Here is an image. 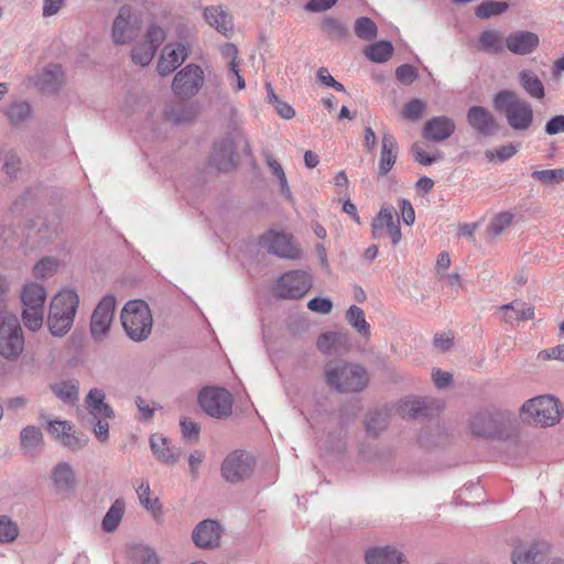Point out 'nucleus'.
<instances>
[{"mask_svg": "<svg viewBox=\"0 0 564 564\" xmlns=\"http://www.w3.org/2000/svg\"><path fill=\"white\" fill-rule=\"evenodd\" d=\"M73 425L68 421L64 420H53L47 423L48 433L56 438L58 442L65 437V435L72 431Z\"/></svg>", "mask_w": 564, "mask_h": 564, "instance_id": "obj_52", "label": "nucleus"}, {"mask_svg": "<svg viewBox=\"0 0 564 564\" xmlns=\"http://www.w3.org/2000/svg\"><path fill=\"white\" fill-rule=\"evenodd\" d=\"M3 113L12 127H21L31 117V106L29 102L18 100L4 108Z\"/></svg>", "mask_w": 564, "mask_h": 564, "instance_id": "obj_35", "label": "nucleus"}, {"mask_svg": "<svg viewBox=\"0 0 564 564\" xmlns=\"http://www.w3.org/2000/svg\"><path fill=\"white\" fill-rule=\"evenodd\" d=\"M124 510L126 503L123 499H116L101 521V529L108 533L113 532L119 527L124 514Z\"/></svg>", "mask_w": 564, "mask_h": 564, "instance_id": "obj_37", "label": "nucleus"}, {"mask_svg": "<svg viewBox=\"0 0 564 564\" xmlns=\"http://www.w3.org/2000/svg\"><path fill=\"white\" fill-rule=\"evenodd\" d=\"M23 349L24 337L17 315H0V355L6 359H15Z\"/></svg>", "mask_w": 564, "mask_h": 564, "instance_id": "obj_7", "label": "nucleus"}, {"mask_svg": "<svg viewBox=\"0 0 564 564\" xmlns=\"http://www.w3.org/2000/svg\"><path fill=\"white\" fill-rule=\"evenodd\" d=\"M20 442L22 449L30 454H36L43 445L42 431L34 425H28L20 433Z\"/></svg>", "mask_w": 564, "mask_h": 564, "instance_id": "obj_31", "label": "nucleus"}, {"mask_svg": "<svg viewBox=\"0 0 564 564\" xmlns=\"http://www.w3.org/2000/svg\"><path fill=\"white\" fill-rule=\"evenodd\" d=\"M46 292L43 285L34 282L25 284L21 292L23 307H44Z\"/></svg>", "mask_w": 564, "mask_h": 564, "instance_id": "obj_33", "label": "nucleus"}, {"mask_svg": "<svg viewBox=\"0 0 564 564\" xmlns=\"http://www.w3.org/2000/svg\"><path fill=\"white\" fill-rule=\"evenodd\" d=\"M151 488L148 481H142L137 488V495L140 505L148 510L155 521H160L162 517V505L159 498H150Z\"/></svg>", "mask_w": 564, "mask_h": 564, "instance_id": "obj_36", "label": "nucleus"}, {"mask_svg": "<svg viewBox=\"0 0 564 564\" xmlns=\"http://www.w3.org/2000/svg\"><path fill=\"white\" fill-rule=\"evenodd\" d=\"M312 286L311 275L302 270L284 273L276 281L274 293L281 299H301Z\"/></svg>", "mask_w": 564, "mask_h": 564, "instance_id": "obj_10", "label": "nucleus"}, {"mask_svg": "<svg viewBox=\"0 0 564 564\" xmlns=\"http://www.w3.org/2000/svg\"><path fill=\"white\" fill-rule=\"evenodd\" d=\"M198 402L203 411L212 417L223 419L231 414L232 397L224 388H204L198 394Z\"/></svg>", "mask_w": 564, "mask_h": 564, "instance_id": "obj_9", "label": "nucleus"}, {"mask_svg": "<svg viewBox=\"0 0 564 564\" xmlns=\"http://www.w3.org/2000/svg\"><path fill=\"white\" fill-rule=\"evenodd\" d=\"M389 424V415L384 410H375L368 413L366 417V431L372 436L379 435L387 429Z\"/></svg>", "mask_w": 564, "mask_h": 564, "instance_id": "obj_40", "label": "nucleus"}, {"mask_svg": "<svg viewBox=\"0 0 564 564\" xmlns=\"http://www.w3.org/2000/svg\"><path fill=\"white\" fill-rule=\"evenodd\" d=\"M522 414L530 423L539 426H553L560 422L562 417V409L552 395H539L523 403L521 408Z\"/></svg>", "mask_w": 564, "mask_h": 564, "instance_id": "obj_6", "label": "nucleus"}, {"mask_svg": "<svg viewBox=\"0 0 564 564\" xmlns=\"http://www.w3.org/2000/svg\"><path fill=\"white\" fill-rule=\"evenodd\" d=\"M253 463V457L250 454L234 452L224 459L221 474L227 481H240L251 475Z\"/></svg>", "mask_w": 564, "mask_h": 564, "instance_id": "obj_15", "label": "nucleus"}, {"mask_svg": "<svg viewBox=\"0 0 564 564\" xmlns=\"http://www.w3.org/2000/svg\"><path fill=\"white\" fill-rule=\"evenodd\" d=\"M116 310V299L113 295L104 296L90 318V335L95 341H102L109 334Z\"/></svg>", "mask_w": 564, "mask_h": 564, "instance_id": "obj_11", "label": "nucleus"}, {"mask_svg": "<svg viewBox=\"0 0 564 564\" xmlns=\"http://www.w3.org/2000/svg\"><path fill=\"white\" fill-rule=\"evenodd\" d=\"M545 545L532 543L530 546L519 545L513 549L511 560L513 564H535L542 560Z\"/></svg>", "mask_w": 564, "mask_h": 564, "instance_id": "obj_29", "label": "nucleus"}, {"mask_svg": "<svg viewBox=\"0 0 564 564\" xmlns=\"http://www.w3.org/2000/svg\"><path fill=\"white\" fill-rule=\"evenodd\" d=\"M395 77L400 83L410 85L416 79L417 70L410 64H403L395 69Z\"/></svg>", "mask_w": 564, "mask_h": 564, "instance_id": "obj_57", "label": "nucleus"}, {"mask_svg": "<svg viewBox=\"0 0 564 564\" xmlns=\"http://www.w3.org/2000/svg\"><path fill=\"white\" fill-rule=\"evenodd\" d=\"M228 80L234 85V88L238 91L245 89L246 82L239 74V64L228 63Z\"/></svg>", "mask_w": 564, "mask_h": 564, "instance_id": "obj_62", "label": "nucleus"}, {"mask_svg": "<svg viewBox=\"0 0 564 564\" xmlns=\"http://www.w3.org/2000/svg\"><path fill=\"white\" fill-rule=\"evenodd\" d=\"M394 208L383 205L378 215L372 219L371 234L375 239L390 237L393 246H397L402 238L400 221L394 217Z\"/></svg>", "mask_w": 564, "mask_h": 564, "instance_id": "obj_14", "label": "nucleus"}, {"mask_svg": "<svg viewBox=\"0 0 564 564\" xmlns=\"http://www.w3.org/2000/svg\"><path fill=\"white\" fill-rule=\"evenodd\" d=\"M204 18L210 26L225 36H229L232 31V19L220 6L205 8Z\"/></svg>", "mask_w": 564, "mask_h": 564, "instance_id": "obj_27", "label": "nucleus"}, {"mask_svg": "<svg viewBox=\"0 0 564 564\" xmlns=\"http://www.w3.org/2000/svg\"><path fill=\"white\" fill-rule=\"evenodd\" d=\"M425 108V102L415 98L404 105L402 116L408 120L415 121L422 117Z\"/></svg>", "mask_w": 564, "mask_h": 564, "instance_id": "obj_51", "label": "nucleus"}, {"mask_svg": "<svg viewBox=\"0 0 564 564\" xmlns=\"http://www.w3.org/2000/svg\"><path fill=\"white\" fill-rule=\"evenodd\" d=\"M121 324L127 336L133 341H143L151 334L153 319L149 305L142 300L126 303L121 311Z\"/></svg>", "mask_w": 564, "mask_h": 564, "instance_id": "obj_5", "label": "nucleus"}, {"mask_svg": "<svg viewBox=\"0 0 564 564\" xmlns=\"http://www.w3.org/2000/svg\"><path fill=\"white\" fill-rule=\"evenodd\" d=\"M20 534L18 523L7 514H0V544L14 542Z\"/></svg>", "mask_w": 564, "mask_h": 564, "instance_id": "obj_43", "label": "nucleus"}, {"mask_svg": "<svg viewBox=\"0 0 564 564\" xmlns=\"http://www.w3.org/2000/svg\"><path fill=\"white\" fill-rule=\"evenodd\" d=\"M508 9L507 2L486 1L476 8V15L479 19H489L492 15H499Z\"/></svg>", "mask_w": 564, "mask_h": 564, "instance_id": "obj_49", "label": "nucleus"}, {"mask_svg": "<svg viewBox=\"0 0 564 564\" xmlns=\"http://www.w3.org/2000/svg\"><path fill=\"white\" fill-rule=\"evenodd\" d=\"M65 75L61 65H47L39 78V85L42 90L47 93H57L64 84Z\"/></svg>", "mask_w": 564, "mask_h": 564, "instance_id": "obj_28", "label": "nucleus"}, {"mask_svg": "<svg viewBox=\"0 0 564 564\" xmlns=\"http://www.w3.org/2000/svg\"><path fill=\"white\" fill-rule=\"evenodd\" d=\"M520 83L524 90L533 98L542 99L544 97V86L540 78L532 72L523 70L520 73Z\"/></svg>", "mask_w": 564, "mask_h": 564, "instance_id": "obj_42", "label": "nucleus"}, {"mask_svg": "<svg viewBox=\"0 0 564 564\" xmlns=\"http://www.w3.org/2000/svg\"><path fill=\"white\" fill-rule=\"evenodd\" d=\"M321 29L332 40H343L347 36L348 30L345 24L333 17H325L322 21Z\"/></svg>", "mask_w": 564, "mask_h": 564, "instance_id": "obj_44", "label": "nucleus"}, {"mask_svg": "<svg viewBox=\"0 0 564 564\" xmlns=\"http://www.w3.org/2000/svg\"><path fill=\"white\" fill-rule=\"evenodd\" d=\"M44 307H23L22 321L31 332L39 330L43 325Z\"/></svg>", "mask_w": 564, "mask_h": 564, "instance_id": "obj_45", "label": "nucleus"}, {"mask_svg": "<svg viewBox=\"0 0 564 564\" xmlns=\"http://www.w3.org/2000/svg\"><path fill=\"white\" fill-rule=\"evenodd\" d=\"M427 404L425 399H414L406 401L402 409L403 416L417 419L427 414Z\"/></svg>", "mask_w": 564, "mask_h": 564, "instance_id": "obj_50", "label": "nucleus"}, {"mask_svg": "<svg viewBox=\"0 0 564 564\" xmlns=\"http://www.w3.org/2000/svg\"><path fill=\"white\" fill-rule=\"evenodd\" d=\"M54 395L66 404L74 405L79 399V382L75 379L62 380L51 384Z\"/></svg>", "mask_w": 564, "mask_h": 564, "instance_id": "obj_30", "label": "nucleus"}, {"mask_svg": "<svg viewBox=\"0 0 564 564\" xmlns=\"http://www.w3.org/2000/svg\"><path fill=\"white\" fill-rule=\"evenodd\" d=\"M87 443L88 438L86 436L78 435L73 430L69 431L61 442V444L74 452L84 448Z\"/></svg>", "mask_w": 564, "mask_h": 564, "instance_id": "obj_54", "label": "nucleus"}, {"mask_svg": "<svg viewBox=\"0 0 564 564\" xmlns=\"http://www.w3.org/2000/svg\"><path fill=\"white\" fill-rule=\"evenodd\" d=\"M260 245L273 256L284 259H299L301 249L294 243L292 235L270 229L260 238Z\"/></svg>", "mask_w": 564, "mask_h": 564, "instance_id": "obj_13", "label": "nucleus"}, {"mask_svg": "<svg viewBox=\"0 0 564 564\" xmlns=\"http://www.w3.org/2000/svg\"><path fill=\"white\" fill-rule=\"evenodd\" d=\"M140 21L130 6L119 8L111 26V40L116 45H126L134 41L140 33Z\"/></svg>", "mask_w": 564, "mask_h": 564, "instance_id": "obj_8", "label": "nucleus"}, {"mask_svg": "<svg viewBox=\"0 0 564 564\" xmlns=\"http://www.w3.org/2000/svg\"><path fill=\"white\" fill-rule=\"evenodd\" d=\"M393 53V46L389 41H379L368 45L365 55L375 63L387 62Z\"/></svg>", "mask_w": 564, "mask_h": 564, "instance_id": "obj_41", "label": "nucleus"}, {"mask_svg": "<svg viewBox=\"0 0 564 564\" xmlns=\"http://www.w3.org/2000/svg\"><path fill=\"white\" fill-rule=\"evenodd\" d=\"M180 425L184 438L188 441H196L198 438L199 426L195 422L184 417L180 421Z\"/></svg>", "mask_w": 564, "mask_h": 564, "instance_id": "obj_61", "label": "nucleus"}, {"mask_svg": "<svg viewBox=\"0 0 564 564\" xmlns=\"http://www.w3.org/2000/svg\"><path fill=\"white\" fill-rule=\"evenodd\" d=\"M455 131L454 121L446 116H437L427 120L423 128V137L433 142L448 139Z\"/></svg>", "mask_w": 564, "mask_h": 564, "instance_id": "obj_21", "label": "nucleus"}, {"mask_svg": "<svg viewBox=\"0 0 564 564\" xmlns=\"http://www.w3.org/2000/svg\"><path fill=\"white\" fill-rule=\"evenodd\" d=\"M367 564H406L404 554L392 546H376L365 554Z\"/></svg>", "mask_w": 564, "mask_h": 564, "instance_id": "obj_23", "label": "nucleus"}, {"mask_svg": "<svg viewBox=\"0 0 564 564\" xmlns=\"http://www.w3.org/2000/svg\"><path fill=\"white\" fill-rule=\"evenodd\" d=\"M356 35L365 41H371L377 36L378 28L368 17L358 18L355 22Z\"/></svg>", "mask_w": 564, "mask_h": 564, "instance_id": "obj_47", "label": "nucleus"}, {"mask_svg": "<svg viewBox=\"0 0 564 564\" xmlns=\"http://www.w3.org/2000/svg\"><path fill=\"white\" fill-rule=\"evenodd\" d=\"M156 53L155 46L145 42L135 45L131 52L132 61L140 66H148Z\"/></svg>", "mask_w": 564, "mask_h": 564, "instance_id": "obj_46", "label": "nucleus"}, {"mask_svg": "<svg viewBox=\"0 0 564 564\" xmlns=\"http://www.w3.org/2000/svg\"><path fill=\"white\" fill-rule=\"evenodd\" d=\"M505 312L511 311L512 314H506L505 321L512 323L513 321H530L534 317V308L522 302L513 301L501 306Z\"/></svg>", "mask_w": 564, "mask_h": 564, "instance_id": "obj_38", "label": "nucleus"}, {"mask_svg": "<svg viewBox=\"0 0 564 564\" xmlns=\"http://www.w3.org/2000/svg\"><path fill=\"white\" fill-rule=\"evenodd\" d=\"M541 360H560L564 361V345H557L555 347L541 350L538 355Z\"/></svg>", "mask_w": 564, "mask_h": 564, "instance_id": "obj_64", "label": "nucleus"}, {"mask_svg": "<svg viewBox=\"0 0 564 564\" xmlns=\"http://www.w3.org/2000/svg\"><path fill=\"white\" fill-rule=\"evenodd\" d=\"M496 110L503 112L508 124L517 131L528 130L533 122L531 105L511 90H501L494 98Z\"/></svg>", "mask_w": 564, "mask_h": 564, "instance_id": "obj_4", "label": "nucleus"}, {"mask_svg": "<svg viewBox=\"0 0 564 564\" xmlns=\"http://www.w3.org/2000/svg\"><path fill=\"white\" fill-rule=\"evenodd\" d=\"M204 83V72L196 64H188L176 73L172 83L173 93L181 99L195 96Z\"/></svg>", "mask_w": 564, "mask_h": 564, "instance_id": "obj_12", "label": "nucleus"}, {"mask_svg": "<svg viewBox=\"0 0 564 564\" xmlns=\"http://www.w3.org/2000/svg\"><path fill=\"white\" fill-rule=\"evenodd\" d=\"M165 37V31L161 26L151 24L145 33V43L155 46V50L158 51L159 46L164 42Z\"/></svg>", "mask_w": 564, "mask_h": 564, "instance_id": "obj_55", "label": "nucleus"}, {"mask_svg": "<svg viewBox=\"0 0 564 564\" xmlns=\"http://www.w3.org/2000/svg\"><path fill=\"white\" fill-rule=\"evenodd\" d=\"M469 126L482 135H492L497 131V122L491 112L481 106H473L467 111Z\"/></svg>", "mask_w": 564, "mask_h": 564, "instance_id": "obj_20", "label": "nucleus"}, {"mask_svg": "<svg viewBox=\"0 0 564 564\" xmlns=\"http://www.w3.org/2000/svg\"><path fill=\"white\" fill-rule=\"evenodd\" d=\"M134 560L137 564H159L156 553L147 546L138 547L134 551Z\"/></svg>", "mask_w": 564, "mask_h": 564, "instance_id": "obj_58", "label": "nucleus"}, {"mask_svg": "<svg viewBox=\"0 0 564 564\" xmlns=\"http://www.w3.org/2000/svg\"><path fill=\"white\" fill-rule=\"evenodd\" d=\"M307 307L312 312L328 314L333 308V302L327 297H314L308 301Z\"/></svg>", "mask_w": 564, "mask_h": 564, "instance_id": "obj_60", "label": "nucleus"}, {"mask_svg": "<svg viewBox=\"0 0 564 564\" xmlns=\"http://www.w3.org/2000/svg\"><path fill=\"white\" fill-rule=\"evenodd\" d=\"M112 417H93L95 421L93 432L100 442H106L109 437V423L108 420Z\"/></svg>", "mask_w": 564, "mask_h": 564, "instance_id": "obj_59", "label": "nucleus"}, {"mask_svg": "<svg viewBox=\"0 0 564 564\" xmlns=\"http://www.w3.org/2000/svg\"><path fill=\"white\" fill-rule=\"evenodd\" d=\"M55 270V263L51 259H42L33 268V274L35 278H46L51 275Z\"/></svg>", "mask_w": 564, "mask_h": 564, "instance_id": "obj_63", "label": "nucleus"}, {"mask_svg": "<svg viewBox=\"0 0 564 564\" xmlns=\"http://www.w3.org/2000/svg\"><path fill=\"white\" fill-rule=\"evenodd\" d=\"M348 324L362 337L370 336V325L366 321L364 311L356 305L349 306L346 312Z\"/></svg>", "mask_w": 564, "mask_h": 564, "instance_id": "obj_39", "label": "nucleus"}, {"mask_svg": "<svg viewBox=\"0 0 564 564\" xmlns=\"http://www.w3.org/2000/svg\"><path fill=\"white\" fill-rule=\"evenodd\" d=\"M78 305L79 297L73 290H63L52 299L47 325L53 336L63 337L70 330Z\"/></svg>", "mask_w": 564, "mask_h": 564, "instance_id": "obj_3", "label": "nucleus"}, {"mask_svg": "<svg viewBox=\"0 0 564 564\" xmlns=\"http://www.w3.org/2000/svg\"><path fill=\"white\" fill-rule=\"evenodd\" d=\"M50 480L53 491L62 497H70L77 485L75 470L67 462L57 463L52 468Z\"/></svg>", "mask_w": 564, "mask_h": 564, "instance_id": "obj_17", "label": "nucleus"}, {"mask_svg": "<svg viewBox=\"0 0 564 564\" xmlns=\"http://www.w3.org/2000/svg\"><path fill=\"white\" fill-rule=\"evenodd\" d=\"M196 116V109L194 105L185 104L183 101L170 105L164 110V117L166 120L174 123H184L194 119Z\"/></svg>", "mask_w": 564, "mask_h": 564, "instance_id": "obj_34", "label": "nucleus"}, {"mask_svg": "<svg viewBox=\"0 0 564 564\" xmlns=\"http://www.w3.org/2000/svg\"><path fill=\"white\" fill-rule=\"evenodd\" d=\"M473 434L490 440H510L517 433V419L506 410L477 413L470 422Z\"/></svg>", "mask_w": 564, "mask_h": 564, "instance_id": "obj_1", "label": "nucleus"}, {"mask_svg": "<svg viewBox=\"0 0 564 564\" xmlns=\"http://www.w3.org/2000/svg\"><path fill=\"white\" fill-rule=\"evenodd\" d=\"M326 383L340 393L359 392L368 384V373L359 365L330 361L324 369Z\"/></svg>", "mask_w": 564, "mask_h": 564, "instance_id": "obj_2", "label": "nucleus"}, {"mask_svg": "<svg viewBox=\"0 0 564 564\" xmlns=\"http://www.w3.org/2000/svg\"><path fill=\"white\" fill-rule=\"evenodd\" d=\"M210 163L218 171H229L236 166L235 144L230 138H224L215 143Z\"/></svg>", "mask_w": 564, "mask_h": 564, "instance_id": "obj_22", "label": "nucleus"}, {"mask_svg": "<svg viewBox=\"0 0 564 564\" xmlns=\"http://www.w3.org/2000/svg\"><path fill=\"white\" fill-rule=\"evenodd\" d=\"M531 176L545 185H555L564 182V169L536 170Z\"/></svg>", "mask_w": 564, "mask_h": 564, "instance_id": "obj_48", "label": "nucleus"}, {"mask_svg": "<svg viewBox=\"0 0 564 564\" xmlns=\"http://www.w3.org/2000/svg\"><path fill=\"white\" fill-rule=\"evenodd\" d=\"M188 55L186 46L182 43H169L164 46L158 61L156 70L160 76L172 74L183 64Z\"/></svg>", "mask_w": 564, "mask_h": 564, "instance_id": "obj_18", "label": "nucleus"}, {"mask_svg": "<svg viewBox=\"0 0 564 564\" xmlns=\"http://www.w3.org/2000/svg\"><path fill=\"white\" fill-rule=\"evenodd\" d=\"M224 529L219 522L212 519L200 521L192 532L194 544L202 550H213L219 546Z\"/></svg>", "mask_w": 564, "mask_h": 564, "instance_id": "obj_16", "label": "nucleus"}, {"mask_svg": "<svg viewBox=\"0 0 564 564\" xmlns=\"http://www.w3.org/2000/svg\"><path fill=\"white\" fill-rule=\"evenodd\" d=\"M479 48L488 54H501L506 47L503 36L499 31L485 30L478 37Z\"/></svg>", "mask_w": 564, "mask_h": 564, "instance_id": "obj_32", "label": "nucleus"}, {"mask_svg": "<svg viewBox=\"0 0 564 564\" xmlns=\"http://www.w3.org/2000/svg\"><path fill=\"white\" fill-rule=\"evenodd\" d=\"M106 394L101 389L93 388L85 398V404L91 417H113V409L105 401Z\"/></svg>", "mask_w": 564, "mask_h": 564, "instance_id": "obj_24", "label": "nucleus"}, {"mask_svg": "<svg viewBox=\"0 0 564 564\" xmlns=\"http://www.w3.org/2000/svg\"><path fill=\"white\" fill-rule=\"evenodd\" d=\"M398 144L395 138L390 133H384L381 140V153L378 165V174L387 175L397 162Z\"/></svg>", "mask_w": 564, "mask_h": 564, "instance_id": "obj_25", "label": "nucleus"}, {"mask_svg": "<svg viewBox=\"0 0 564 564\" xmlns=\"http://www.w3.org/2000/svg\"><path fill=\"white\" fill-rule=\"evenodd\" d=\"M151 449L154 456L162 463L174 464L180 457V449L171 446L170 441L160 434H154L150 438Z\"/></svg>", "mask_w": 564, "mask_h": 564, "instance_id": "obj_26", "label": "nucleus"}, {"mask_svg": "<svg viewBox=\"0 0 564 564\" xmlns=\"http://www.w3.org/2000/svg\"><path fill=\"white\" fill-rule=\"evenodd\" d=\"M538 34L530 31H516L505 39L508 51L516 55H529L539 46Z\"/></svg>", "mask_w": 564, "mask_h": 564, "instance_id": "obj_19", "label": "nucleus"}, {"mask_svg": "<svg viewBox=\"0 0 564 564\" xmlns=\"http://www.w3.org/2000/svg\"><path fill=\"white\" fill-rule=\"evenodd\" d=\"M512 214L506 212L498 214L490 223L488 230L492 236H499L511 224Z\"/></svg>", "mask_w": 564, "mask_h": 564, "instance_id": "obj_53", "label": "nucleus"}, {"mask_svg": "<svg viewBox=\"0 0 564 564\" xmlns=\"http://www.w3.org/2000/svg\"><path fill=\"white\" fill-rule=\"evenodd\" d=\"M517 153V148L512 143L499 147L494 151H487L486 158L489 160L497 159L499 162H505Z\"/></svg>", "mask_w": 564, "mask_h": 564, "instance_id": "obj_56", "label": "nucleus"}]
</instances>
